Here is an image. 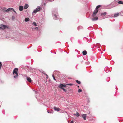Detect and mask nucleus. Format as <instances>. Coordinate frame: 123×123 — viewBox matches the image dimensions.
<instances>
[{"label":"nucleus","mask_w":123,"mask_h":123,"mask_svg":"<svg viewBox=\"0 0 123 123\" xmlns=\"http://www.w3.org/2000/svg\"><path fill=\"white\" fill-rule=\"evenodd\" d=\"M53 18L54 20L59 19L58 16V12L56 11H55L53 12L52 13Z\"/></svg>","instance_id":"nucleus-1"},{"label":"nucleus","mask_w":123,"mask_h":123,"mask_svg":"<svg viewBox=\"0 0 123 123\" xmlns=\"http://www.w3.org/2000/svg\"><path fill=\"white\" fill-rule=\"evenodd\" d=\"M18 69L17 68H15L13 71V74L14 75V78H17L18 77Z\"/></svg>","instance_id":"nucleus-2"},{"label":"nucleus","mask_w":123,"mask_h":123,"mask_svg":"<svg viewBox=\"0 0 123 123\" xmlns=\"http://www.w3.org/2000/svg\"><path fill=\"white\" fill-rule=\"evenodd\" d=\"M41 9V8L39 6H38L34 10L33 12V13H36L37 12L39 11V10Z\"/></svg>","instance_id":"nucleus-3"},{"label":"nucleus","mask_w":123,"mask_h":123,"mask_svg":"<svg viewBox=\"0 0 123 123\" xmlns=\"http://www.w3.org/2000/svg\"><path fill=\"white\" fill-rule=\"evenodd\" d=\"M98 10H95L93 12V13L92 14V16L93 17H94L96 15L97 13V12H98Z\"/></svg>","instance_id":"nucleus-4"},{"label":"nucleus","mask_w":123,"mask_h":123,"mask_svg":"<svg viewBox=\"0 0 123 123\" xmlns=\"http://www.w3.org/2000/svg\"><path fill=\"white\" fill-rule=\"evenodd\" d=\"M87 115L86 114H83L82 116L81 117L83 118L84 120H85L86 119V117L87 116Z\"/></svg>","instance_id":"nucleus-5"},{"label":"nucleus","mask_w":123,"mask_h":123,"mask_svg":"<svg viewBox=\"0 0 123 123\" xmlns=\"http://www.w3.org/2000/svg\"><path fill=\"white\" fill-rule=\"evenodd\" d=\"M12 10H13V9L12 8H8L7 10H4V11L6 12H7L10 11Z\"/></svg>","instance_id":"nucleus-6"},{"label":"nucleus","mask_w":123,"mask_h":123,"mask_svg":"<svg viewBox=\"0 0 123 123\" xmlns=\"http://www.w3.org/2000/svg\"><path fill=\"white\" fill-rule=\"evenodd\" d=\"M98 18L97 17H96L94 18H93L92 19V21H95L98 20Z\"/></svg>","instance_id":"nucleus-7"},{"label":"nucleus","mask_w":123,"mask_h":123,"mask_svg":"<svg viewBox=\"0 0 123 123\" xmlns=\"http://www.w3.org/2000/svg\"><path fill=\"white\" fill-rule=\"evenodd\" d=\"M27 81L30 82H31L32 81V80L31 78L29 77H27Z\"/></svg>","instance_id":"nucleus-8"},{"label":"nucleus","mask_w":123,"mask_h":123,"mask_svg":"<svg viewBox=\"0 0 123 123\" xmlns=\"http://www.w3.org/2000/svg\"><path fill=\"white\" fill-rule=\"evenodd\" d=\"M54 109L56 111H59L60 110V108H57L56 107H54Z\"/></svg>","instance_id":"nucleus-9"},{"label":"nucleus","mask_w":123,"mask_h":123,"mask_svg":"<svg viewBox=\"0 0 123 123\" xmlns=\"http://www.w3.org/2000/svg\"><path fill=\"white\" fill-rule=\"evenodd\" d=\"M58 87L61 89L63 88V84H60L58 86Z\"/></svg>","instance_id":"nucleus-10"},{"label":"nucleus","mask_w":123,"mask_h":123,"mask_svg":"<svg viewBox=\"0 0 123 123\" xmlns=\"http://www.w3.org/2000/svg\"><path fill=\"white\" fill-rule=\"evenodd\" d=\"M29 7V6L28 4H25L24 6V8L25 9H27Z\"/></svg>","instance_id":"nucleus-11"},{"label":"nucleus","mask_w":123,"mask_h":123,"mask_svg":"<svg viewBox=\"0 0 123 123\" xmlns=\"http://www.w3.org/2000/svg\"><path fill=\"white\" fill-rule=\"evenodd\" d=\"M23 6H20L19 7V10L20 11L23 10Z\"/></svg>","instance_id":"nucleus-12"},{"label":"nucleus","mask_w":123,"mask_h":123,"mask_svg":"<svg viewBox=\"0 0 123 123\" xmlns=\"http://www.w3.org/2000/svg\"><path fill=\"white\" fill-rule=\"evenodd\" d=\"M1 26L4 29H5L7 28V27L6 25L3 24H2Z\"/></svg>","instance_id":"nucleus-13"},{"label":"nucleus","mask_w":123,"mask_h":123,"mask_svg":"<svg viewBox=\"0 0 123 123\" xmlns=\"http://www.w3.org/2000/svg\"><path fill=\"white\" fill-rule=\"evenodd\" d=\"M83 54L84 55H86L87 53V52L86 51H84L82 52Z\"/></svg>","instance_id":"nucleus-14"},{"label":"nucleus","mask_w":123,"mask_h":123,"mask_svg":"<svg viewBox=\"0 0 123 123\" xmlns=\"http://www.w3.org/2000/svg\"><path fill=\"white\" fill-rule=\"evenodd\" d=\"M101 6L100 5H98L97 6L96 8V10H98V9L99 8H100Z\"/></svg>","instance_id":"nucleus-15"},{"label":"nucleus","mask_w":123,"mask_h":123,"mask_svg":"<svg viewBox=\"0 0 123 123\" xmlns=\"http://www.w3.org/2000/svg\"><path fill=\"white\" fill-rule=\"evenodd\" d=\"M29 19L28 18H25V21L26 22H27L29 20Z\"/></svg>","instance_id":"nucleus-16"},{"label":"nucleus","mask_w":123,"mask_h":123,"mask_svg":"<svg viewBox=\"0 0 123 123\" xmlns=\"http://www.w3.org/2000/svg\"><path fill=\"white\" fill-rule=\"evenodd\" d=\"M119 15V14L118 13H117L116 14H115L114 15V17H116L118 16Z\"/></svg>","instance_id":"nucleus-17"},{"label":"nucleus","mask_w":123,"mask_h":123,"mask_svg":"<svg viewBox=\"0 0 123 123\" xmlns=\"http://www.w3.org/2000/svg\"><path fill=\"white\" fill-rule=\"evenodd\" d=\"M106 12H104L103 13H101V16H102L103 15L105 16L106 14Z\"/></svg>","instance_id":"nucleus-18"},{"label":"nucleus","mask_w":123,"mask_h":123,"mask_svg":"<svg viewBox=\"0 0 123 123\" xmlns=\"http://www.w3.org/2000/svg\"><path fill=\"white\" fill-rule=\"evenodd\" d=\"M32 25L34 26H37L36 23V22H34L32 23Z\"/></svg>","instance_id":"nucleus-19"},{"label":"nucleus","mask_w":123,"mask_h":123,"mask_svg":"<svg viewBox=\"0 0 123 123\" xmlns=\"http://www.w3.org/2000/svg\"><path fill=\"white\" fill-rule=\"evenodd\" d=\"M118 3L120 4H123V2L121 1H119L118 2Z\"/></svg>","instance_id":"nucleus-20"},{"label":"nucleus","mask_w":123,"mask_h":123,"mask_svg":"<svg viewBox=\"0 0 123 123\" xmlns=\"http://www.w3.org/2000/svg\"><path fill=\"white\" fill-rule=\"evenodd\" d=\"M74 115H76V116H77V117H79L80 115H79V113L78 112H77V114H74Z\"/></svg>","instance_id":"nucleus-21"},{"label":"nucleus","mask_w":123,"mask_h":123,"mask_svg":"<svg viewBox=\"0 0 123 123\" xmlns=\"http://www.w3.org/2000/svg\"><path fill=\"white\" fill-rule=\"evenodd\" d=\"M76 82L78 84H80L81 83V82L80 81H79L78 80H77L76 81Z\"/></svg>","instance_id":"nucleus-22"},{"label":"nucleus","mask_w":123,"mask_h":123,"mask_svg":"<svg viewBox=\"0 0 123 123\" xmlns=\"http://www.w3.org/2000/svg\"><path fill=\"white\" fill-rule=\"evenodd\" d=\"M82 91V90L80 89H79L78 90V92H79V93H80Z\"/></svg>","instance_id":"nucleus-23"},{"label":"nucleus","mask_w":123,"mask_h":123,"mask_svg":"<svg viewBox=\"0 0 123 123\" xmlns=\"http://www.w3.org/2000/svg\"><path fill=\"white\" fill-rule=\"evenodd\" d=\"M108 6H109V8H113V6H111L110 5H108Z\"/></svg>","instance_id":"nucleus-24"},{"label":"nucleus","mask_w":123,"mask_h":123,"mask_svg":"<svg viewBox=\"0 0 123 123\" xmlns=\"http://www.w3.org/2000/svg\"><path fill=\"white\" fill-rule=\"evenodd\" d=\"M2 66V63L1 62H0V69H1V67Z\"/></svg>","instance_id":"nucleus-25"},{"label":"nucleus","mask_w":123,"mask_h":123,"mask_svg":"<svg viewBox=\"0 0 123 123\" xmlns=\"http://www.w3.org/2000/svg\"><path fill=\"white\" fill-rule=\"evenodd\" d=\"M52 77H53V79H54V80H55V81H56V79H55V78L54 75H52Z\"/></svg>","instance_id":"nucleus-26"},{"label":"nucleus","mask_w":123,"mask_h":123,"mask_svg":"<svg viewBox=\"0 0 123 123\" xmlns=\"http://www.w3.org/2000/svg\"><path fill=\"white\" fill-rule=\"evenodd\" d=\"M62 89L63 91L65 92H66L67 91L64 88H63Z\"/></svg>","instance_id":"nucleus-27"},{"label":"nucleus","mask_w":123,"mask_h":123,"mask_svg":"<svg viewBox=\"0 0 123 123\" xmlns=\"http://www.w3.org/2000/svg\"><path fill=\"white\" fill-rule=\"evenodd\" d=\"M73 85L72 84H66V85H69L70 86H71Z\"/></svg>","instance_id":"nucleus-28"},{"label":"nucleus","mask_w":123,"mask_h":123,"mask_svg":"<svg viewBox=\"0 0 123 123\" xmlns=\"http://www.w3.org/2000/svg\"><path fill=\"white\" fill-rule=\"evenodd\" d=\"M12 20H14L15 19V17L14 16H13L12 17Z\"/></svg>","instance_id":"nucleus-29"},{"label":"nucleus","mask_w":123,"mask_h":123,"mask_svg":"<svg viewBox=\"0 0 123 123\" xmlns=\"http://www.w3.org/2000/svg\"><path fill=\"white\" fill-rule=\"evenodd\" d=\"M67 85H64L63 84V87H66V86Z\"/></svg>","instance_id":"nucleus-30"},{"label":"nucleus","mask_w":123,"mask_h":123,"mask_svg":"<svg viewBox=\"0 0 123 123\" xmlns=\"http://www.w3.org/2000/svg\"><path fill=\"white\" fill-rule=\"evenodd\" d=\"M6 8L5 7L4 8H3V10H6Z\"/></svg>","instance_id":"nucleus-31"},{"label":"nucleus","mask_w":123,"mask_h":123,"mask_svg":"<svg viewBox=\"0 0 123 123\" xmlns=\"http://www.w3.org/2000/svg\"><path fill=\"white\" fill-rule=\"evenodd\" d=\"M12 10L16 14V12L14 10V9L13 10Z\"/></svg>","instance_id":"nucleus-32"},{"label":"nucleus","mask_w":123,"mask_h":123,"mask_svg":"<svg viewBox=\"0 0 123 123\" xmlns=\"http://www.w3.org/2000/svg\"><path fill=\"white\" fill-rule=\"evenodd\" d=\"M81 27V28H82V27H81V26H79V27H78V29H79Z\"/></svg>","instance_id":"nucleus-33"},{"label":"nucleus","mask_w":123,"mask_h":123,"mask_svg":"<svg viewBox=\"0 0 123 123\" xmlns=\"http://www.w3.org/2000/svg\"><path fill=\"white\" fill-rule=\"evenodd\" d=\"M73 121H71L70 122V123H73Z\"/></svg>","instance_id":"nucleus-34"},{"label":"nucleus","mask_w":123,"mask_h":123,"mask_svg":"<svg viewBox=\"0 0 123 123\" xmlns=\"http://www.w3.org/2000/svg\"><path fill=\"white\" fill-rule=\"evenodd\" d=\"M49 1H53L54 0H48Z\"/></svg>","instance_id":"nucleus-35"},{"label":"nucleus","mask_w":123,"mask_h":123,"mask_svg":"<svg viewBox=\"0 0 123 123\" xmlns=\"http://www.w3.org/2000/svg\"><path fill=\"white\" fill-rule=\"evenodd\" d=\"M37 100L39 101H40V99L39 98H38L37 99Z\"/></svg>","instance_id":"nucleus-36"},{"label":"nucleus","mask_w":123,"mask_h":123,"mask_svg":"<svg viewBox=\"0 0 123 123\" xmlns=\"http://www.w3.org/2000/svg\"><path fill=\"white\" fill-rule=\"evenodd\" d=\"M43 73L44 74L46 75V74L45 73Z\"/></svg>","instance_id":"nucleus-37"},{"label":"nucleus","mask_w":123,"mask_h":123,"mask_svg":"<svg viewBox=\"0 0 123 123\" xmlns=\"http://www.w3.org/2000/svg\"><path fill=\"white\" fill-rule=\"evenodd\" d=\"M47 76V78L48 77V76L46 74V75Z\"/></svg>","instance_id":"nucleus-38"},{"label":"nucleus","mask_w":123,"mask_h":123,"mask_svg":"<svg viewBox=\"0 0 123 123\" xmlns=\"http://www.w3.org/2000/svg\"><path fill=\"white\" fill-rule=\"evenodd\" d=\"M36 28H37V29H38V28L37 27H36V28H35V29H36Z\"/></svg>","instance_id":"nucleus-39"},{"label":"nucleus","mask_w":123,"mask_h":123,"mask_svg":"<svg viewBox=\"0 0 123 123\" xmlns=\"http://www.w3.org/2000/svg\"><path fill=\"white\" fill-rule=\"evenodd\" d=\"M2 28L1 27H0V29H1V28Z\"/></svg>","instance_id":"nucleus-40"},{"label":"nucleus","mask_w":123,"mask_h":123,"mask_svg":"<svg viewBox=\"0 0 123 123\" xmlns=\"http://www.w3.org/2000/svg\"><path fill=\"white\" fill-rule=\"evenodd\" d=\"M47 112L48 113H49V111H47Z\"/></svg>","instance_id":"nucleus-41"}]
</instances>
